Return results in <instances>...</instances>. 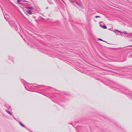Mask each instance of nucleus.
Listing matches in <instances>:
<instances>
[{
    "label": "nucleus",
    "instance_id": "f257e3e1",
    "mask_svg": "<svg viewBox=\"0 0 132 132\" xmlns=\"http://www.w3.org/2000/svg\"><path fill=\"white\" fill-rule=\"evenodd\" d=\"M103 82L104 84L109 86L112 89L125 94L130 99H132V92L126 89L123 87L117 84L116 82L111 80H107L105 82Z\"/></svg>",
    "mask_w": 132,
    "mask_h": 132
},
{
    "label": "nucleus",
    "instance_id": "f03ea898",
    "mask_svg": "<svg viewBox=\"0 0 132 132\" xmlns=\"http://www.w3.org/2000/svg\"><path fill=\"white\" fill-rule=\"evenodd\" d=\"M54 95H59V98L57 100H53L52 101L55 103L58 104L59 105L62 106V105L60 103V102L59 101L62 102H65L69 100V98H71L72 96L69 93L67 94L63 92L61 93L59 91L56 93L54 94Z\"/></svg>",
    "mask_w": 132,
    "mask_h": 132
},
{
    "label": "nucleus",
    "instance_id": "7ed1b4c3",
    "mask_svg": "<svg viewBox=\"0 0 132 132\" xmlns=\"http://www.w3.org/2000/svg\"><path fill=\"white\" fill-rule=\"evenodd\" d=\"M103 128L102 126H95L94 127V130L95 132H102L104 131Z\"/></svg>",
    "mask_w": 132,
    "mask_h": 132
},
{
    "label": "nucleus",
    "instance_id": "20e7f679",
    "mask_svg": "<svg viewBox=\"0 0 132 132\" xmlns=\"http://www.w3.org/2000/svg\"><path fill=\"white\" fill-rule=\"evenodd\" d=\"M116 35H121V34H122V32L119 31L117 29H115L113 31Z\"/></svg>",
    "mask_w": 132,
    "mask_h": 132
},
{
    "label": "nucleus",
    "instance_id": "39448f33",
    "mask_svg": "<svg viewBox=\"0 0 132 132\" xmlns=\"http://www.w3.org/2000/svg\"><path fill=\"white\" fill-rule=\"evenodd\" d=\"M99 23L100 24V26L101 27L105 29L107 28V27L106 26L104 25V23L102 22H100Z\"/></svg>",
    "mask_w": 132,
    "mask_h": 132
},
{
    "label": "nucleus",
    "instance_id": "423d86ee",
    "mask_svg": "<svg viewBox=\"0 0 132 132\" xmlns=\"http://www.w3.org/2000/svg\"><path fill=\"white\" fill-rule=\"evenodd\" d=\"M25 10H24V11L26 13H27L31 15L33 14L32 12L30 10H27L25 9Z\"/></svg>",
    "mask_w": 132,
    "mask_h": 132
},
{
    "label": "nucleus",
    "instance_id": "0eeeda50",
    "mask_svg": "<svg viewBox=\"0 0 132 132\" xmlns=\"http://www.w3.org/2000/svg\"><path fill=\"white\" fill-rule=\"evenodd\" d=\"M4 17L5 18L6 20H7V19L8 20L9 19V15L8 14H5V15H4Z\"/></svg>",
    "mask_w": 132,
    "mask_h": 132
},
{
    "label": "nucleus",
    "instance_id": "6e6552de",
    "mask_svg": "<svg viewBox=\"0 0 132 132\" xmlns=\"http://www.w3.org/2000/svg\"><path fill=\"white\" fill-rule=\"evenodd\" d=\"M25 8L27 9H29L31 10H34V7L26 6Z\"/></svg>",
    "mask_w": 132,
    "mask_h": 132
},
{
    "label": "nucleus",
    "instance_id": "1a4fd4ad",
    "mask_svg": "<svg viewBox=\"0 0 132 132\" xmlns=\"http://www.w3.org/2000/svg\"><path fill=\"white\" fill-rule=\"evenodd\" d=\"M21 1V2H27V3H29L28 1H25L24 0H18L17 1V2L18 4H20Z\"/></svg>",
    "mask_w": 132,
    "mask_h": 132
},
{
    "label": "nucleus",
    "instance_id": "9d476101",
    "mask_svg": "<svg viewBox=\"0 0 132 132\" xmlns=\"http://www.w3.org/2000/svg\"><path fill=\"white\" fill-rule=\"evenodd\" d=\"M9 59L11 61H12L13 63H14V60L13 59V58L10 56H8Z\"/></svg>",
    "mask_w": 132,
    "mask_h": 132
},
{
    "label": "nucleus",
    "instance_id": "9b49d317",
    "mask_svg": "<svg viewBox=\"0 0 132 132\" xmlns=\"http://www.w3.org/2000/svg\"><path fill=\"white\" fill-rule=\"evenodd\" d=\"M75 2L76 3L77 5H78L79 6L81 7H83V6L82 4L81 3H79L78 2Z\"/></svg>",
    "mask_w": 132,
    "mask_h": 132
},
{
    "label": "nucleus",
    "instance_id": "f8f14e48",
    "mask_svg": "<svg viewBox=\"0 0 132 132\" xmlns=\"http://www.w3.org/2000/svg\"><path fill=\"white\" fill-rule=\"evenodd\" d=\"M40 86H42V87H46V86H45L44 85H38L37 86H35L34 87H36V88H38L40 87Z\"/></svg>",
    "mask_w": 132,
    "mask_h": 132
},
{
    "label": "nucleus",
    "instance_id": "ddd939ff",
    "mask_svg": "<svg viewBox=\"0 0 132 132\" xmlns=\"http://www.w3.org/2000/svg\"><path fill=\"white\" fill-rule=\"evenodd\" d=\"M19 123L21 126H22V127H23L27 129V130H29L28 129H27V128H26V127L21 122H19Z\"/></svg>",
    "mask_w": 132,
    "mask_h": 132
},
{
    "label": "nucleus",
    "instance_id": "4468645a",
    "mask_svg": "<svg viewBox=\"0 0 132 132\" xmlns=\"http://www.w3.org/2000/svg\"><path fill=\"white\" fill-rule=\"evenodd\" d=\"M21 82L23 83L24 84V83H27V84H29V83H28L25 80H23L22 79H21Z\"/></svg>",
    "mask_w": 132,
    "mask_h": 132
},
{
    "label": "nucleus",
    "instance_id": "2eb2a0df",
    "mask_svg": "<svg viewBox=\"0 0 132 132\" xmlns=\"http://www.w3.org/2000/svg\"><path fill=\"white\" fill-rule=\"evenodd\" d=\"M6 112L9 114L10 115H12V113H11L10 112L8 111V110H6Z\"/></svg>",
    "mask_w": 132,
    "mask_h": 132
},
{
    "label": "nucleus",
    "instance_id": "dca6fc26",
    "mask_svg": "<svg viewBox=\"0 0 132 132\" xmlns=\"http://www.w3.org/2000/svg\"><path fill=\"white\" fill-rule=\"evenodd\" d=\"M4 106L5 107L7 108L8 107L9 105L7 103H5Z\"/></svg>",
    "mask_w": 132,
    "mask_h": 132
},
{
    "label": "nucleus",
    "instance_id": "f3484780",
    "mask_svg": "<svg viewBox=\"0 0 132 132\" xmlns=\"http://www.w3.org/2000/svg\"><path fill=\"white\" fill-rule=\"evenodd\" d=\"M11 21H11V22H12V23L14 24L13 25H14H14H15V22L14 21H13L12 20H11Z\"/></svg>",
    "mask_w": 132,
    "mask_h": 132
},
{
    "label": "nucleus",
    "instance_id": "a211bd4d",
    "mask_svg": "<svg viewBox=\"0 0 132 132\" xmlns=\"http://www.w3.org/2000/svg\"><path fill=\"white\" fill-rule=\"evenodd\" d=\"M7 108L8 110H11V107L9 105L8 106V107Z\"/></svg>",
    "mask_w": 132,
    "mask_h": 132
},
{
    "label": "nucleus",
    "instance_id": "6ab92c4d",
    "mask_svg": "<svg viewBox=\"0 0 132 132\" xmlns=\"http://www.w3.org/2000/svg\"><path fill=\"white\" fill-rule=\"evenodd\" d=\"M132 35V34H128L127 35V37H129V36H131Z\"/></svg>",
    "mask_w": 132,
    "mask_h": 132
},
{
    "label": "nucleus",
    "instance_id": "aec40b11",
    "mask_svg": "<svg viewBox=\"0 0 132 132\" xmlns=\"http://www.w3.org/2000/svg\"><path fill=\"white\" fill-rule=\"evenodd\" d=\"M123 33H124V34H126V35L127 34H128L127 32H126L125 31H124L123 32Z\"/></svg>",
    "mask_w": 132,
    "mask_h": 132
},
{
    "label": "nucleus",
    "instance_id": "412c9836",
    "mask_svg": "<svg viewBox=\"0 0 132 132\" xmlns=\"http://www.w3.org/2000/svg\"><path fill=\"white\" fill-rule=\"evenodd\" d=\"M24 87H25V89H26L27 90H28V89H27V87H26V86H25V84H24Z\"/></svg>",
    "mask_w": 132,
    "mask_h": 132
},
{
    "label": "nucleus",
    "instance_id": "4be33fe9",
    "mask_svg": "<svg viewBox=\"0 0 132 132\" xmlns=\"http://www.w3.org/2000/svg\"><path fill=\"white\" fill-rule=\"evenodd\" d=\"M70 1L71 2H72V3H75V1H71V0H70Z\"/></svg>",
    "mask_w": 132,
    "mask_h": 132
},
{
    "label": "nucleus",
    "instance_id": "5701e85b",
    "mask_svg": "<svg viewBox=\"0 0 132 132\" xmlns=\"http://www.w3.org/2000/svg\"><path fill=\"white\" fill-rule=\"evenodd\" d=\"M95 17L96 18H98L100 17V16H96Z\"/></svg>",
    "mask_w": 132,
    "mask_h": 132
},
{
    "label": "nucleus",
    "instance_id": "b1692460",
    "mask_svg": "<svg viewBox=\"0 0 132 132\" xmlns=\"http://www.w3.org/2000/svg\"><path fill=\"white\" fill-rule=\"evenodd\" d=\"M32 18H33L35 19L36 18V17L34 15H32Z\"/></svg>",
    "mask_w": 132,
    "mask_h": 132
},
{
    "label": "nucleus",
    "instance_id": "393cba45",
    "mask_svg": "<svg viewBox=\"0 0 132 132\" xmlns=\"http://www.w3.org/2000/svg\"><path fill=\"white\" fill-rule=\"evenodd\" d=\"M98 39L99 40H100L101 41H103V40H102V39H101V38H99V39Z\"/></svg>",
    "mask_w": 132,
    "mask_h": 132
},
{
    "label": "nucleus",
    "instance_id": "a878e982",
    "mask_svg": "<svg viewBox=\"0 0 132 132\" xmlns=\"http://www.w3.org/2000/svg\"><path fill=\"white\" fill-rule=\"evenodd\" d=\"M130 56L132 58V53L130 54Z\"/></svg>",
    "mask_w": 132,
    "mask_h": 132
},
{
    "label": "nucleus",
    "instance_id": "bb28decb",
    "mask_svg": "<svg viewBox=\"0 0 132 132\" xmlns=\"http://www.w3.org/2000/svg\"><path fill=\"white\" fill-rule=\"evenodd\" d=\"M120 35V36H121L122 37H123V33H122V34H121V35Z\"/></svg>",
    "mask_w": 132,
    "mask_h": 132
},
{
    "label": "nucleus",
    "instance_id": "cd10ccee",
    "mask_svg": "<svg viewBox=\"0 0 132 132\" xmlns=\"http://www.w3.org/2000/svg\"><path fill=\"white\" fill-rule=\"evenodd\" d=\"M131 45H130V46H127V47H132Z\"/></svg>",
    "mask_w": 132,
    "mask_h": 132
},
{
    "label": "nucleus",
    "instance_id": "c85d7f7f",
    "mask_svg": "<svg viewBox=\"0 0 132 132\" xmlns=\"http://www.w3.org/2000/svg\"><path fill=\"white\" fill-rule=\"evenodd\" d=\"M116 71H117L118 72H119L120 71V70L118 69V70H117Z\"/></svg>",
    "mask_w": 132,
    "mask_h": 132
},
{
    "label": "nucleus",
    "instance_id": "c756f323",
    "mask_svg": "<svg viewBox=\"0 0 132 132\" xmlns=\"http://www.w3.org/2000/svg\"><path fill=\"white\" fill-rule=\"evenodd\" d=\"M96 79H97V80H98V79H100V78H96Z\"/></svg>",
    "mask_w": 132,
    "mask_h": 132
},
{
    "label": "nucleus",
    "instance_id": "7c9ffc66",
    "mask_svg": "<svg viewBox=\"0 0 132 132\" xmlns=\"http://www.w3.org/2000/svg\"><path fill=\"white\" fill-rule=\"evenodd\" d=\"M34 84H31V85H34ZM36 85H37V84H36Z\"/></svg>",
    "mask_w": 132,
    "mask_h": 132
},
{
    "label": "nucleus",
    "instance_id": "2f4dec72",
    "mask_svg": "<svg viewBox=\"0 0 132 132\" xmlns=\"http://www.w3.org/2000/svg\"><path fill=\"white\" fill-rule=\"evenodd\" d=\"M46 88H44L43 89V90H45V89Z\"/></svg>",
    "mask_w": 132,
    "mask_h": 132
},
{
    "label": "nucleus",
    "instance_id": "473e14b6",
    "mask_svg": "<svg viewBox=\"0 0 132 132\" xmlns=\"http://www.w3.org/2000/svg\"><path fill=\"white\" fill-rule=\"evenodd\" d=\"M111 28L110 29H109V30H111L112 31H113V30H112L111 29Z\"/></svg>",
    "mask_w": 132,
    "mask_h": 132
},
{
    "label": "nucleus",
    "instance_id": "72a5a7b5",
    "mask_svg": "<svg viewBox=\"0 0 132 132\" xmlns=\"http://www.w3.org/2000/svg\"><path fill=\"white\" fill-rule=\"evenodd\" d=\"M103 75H106V74L105 73H103Z\"/></svg>",
    "mask_w": 132,
    "mask_h": 132
},
{
    "label": "nucleus",
    "instance_id": "f704fd0d",
    "mask_svg": "<svg viewBox=\"0 0 132 132\" xmlns=\"http://www.w3.org/2000/svg\"><path fill=\"white\" fill-rule=\"evenodd\" d=\"M58 59H60L61 60H62V59H61V58H59H59H58Z\"/></svg>",
    "mask_w": 132,
    "mask_h": 132
},
{
    "label": "nucleus",
    "instance_id": "c9c22d12",
    "mask_svg": "<svg viewBox=\"0 0 132 132\" xmlns=\"http://www.w3.org/2000/svg\"><path fill=\"white\" fill-rule=\"evenodd\" d=\"M24 18L26 19H27V18H26L25 17H24Z\"/></svg>",
    "mask_w": 132,
    "mask_h": 132
},
{
    "label": "nucleus",
    "instance_id": "e433bc0d",
    "mask_svg": "<svg viewBox=\"0 0 132 132\" xmlns=\"http://www.w3.org/2000/svg\"><path fill=\"white\" fill-rule=\"evenodd\" d=\"M100 81H101V82H103V81H102V80H100Z\"/></svg>",
    "mask_w": 132,
    "mask_h": 132
},
{
    "label": "nucleus",
    "instance_id": "4c0bfd02",
    "mask_svg": "<svg viewBox=\"0 0 132 132\" xmlns=\"http://www.w3.org/2000/svg\"><path fill=\"white\" fill-rule=\"evenodd\" d=\"M104 42H105V43H107L106 41H105Z\"/></svg>",
    "mask_w": 132,
    "mask_h": 132
},
{
    "label": "nucleus",
    "instance_id": "58836bf2",
    "mask_svg": "<svg viewBox=\"0 0 132 132\" xmlns=\"http://www.w3.org/2000/svg\"><path fill=\"white\" fill-rule=\"evenodd\" d=\"M104 42H105V43H107L106 41H105Z\"/></svg>",
    "mask_w": 132,
    "mask_h": 132
},
{
    "label": "nucleus",
    "instance_id": "ea45409f",
    "mask_svg": "<svg viewBox=\"0 0 132 132\" xmlns=\"http://www.w3.org/2000/svg\"><path fill=\"white\" fill-rule=\"evenodd\" d=\"M48 8V7H47L46 8V9H47Z\"/></svg>",
    "mask_w": 132,
    "mask_h": 132
},
{
    "label": "nucleus",
    "instance_id": "a19ab883",
    "mask_svg": "<svg viewBox=\"0 0 132 132\" xmlns=\"http://www.w3.org/2000/svg\"><path fill=\"white\" fill-rule=\"evenodd\" d=\"M49 87V88H52V87Z\"/></svg>",
    "mask_w": 132,
    "mask_h": 132
},
{
    "label": "nucleus",
    "instance_id": "79ce46f5",
    "mask_svg": "<svg viewBox=\"0 0 132 132\" xmlns=\"http://www.w3.org/2000/svg\"><path fill=\"white\" fill-rule=\"evenodd\" d=\"M9 24H11V22H9Z\"/></svg>",
    "mask_w": 132,
    "mask_h": 132
},
{
    "label": "nucleus",
    "instance_id": "37998d69",
    "mask_svg": "<svg viewBox=\"0 0 132 132\" xmlns=\"http://www.w3.org/2000/svg\"><path fill=\"white\" fill-rule=\"evenodd\" d=\"M35 20V21H36V22H37V20Z\"/></svg>",
    "mask_w": 132,
    "mask_h": 132
},
{
    "label": "nucleus",
    "instance_id": "c03bdc74",
    "mask_svg": "<svg viewBox=\"0 0 132 132\" xmlns=\"http://www.w3.org/2000/svg\"><path fill=\"white\" fill-rule=\"evenodd\" d=\"M125 60H124V61H123L122 62L124 61H125Z\"/></svg>",
    "mask_w": 132,
    "mask_h": 132
},
{
    "label": "nucleus",
    "instance_id": "a18cd8bd",
    "mask_svg": "<svg viewBox=\"0 0 132 132\" xmlns=\"http://www.w3.org/2000/svg\"><path fill=\"white\" fill-rule=\"evenodd\" d=\"M36 92L37 93H39V92Z\"/></svg>",
    "mask_w": 132,
    "mask_h": 132
},
{
    "label": "nucleus",
    "instance_id": "49530a36",
    "mask_svg": "<svg viewBox=\"0 0 132 132\" xmlns=\"http://www.w3.org/2000/svg\"><path fill=\"white\" fill-rule=\"evenodd\" d=\"M103 42H105V41H104V40H103Z\"/></svg>",
    "mask_w": 132,
    "mask_h": 132
},
{
    "label": "nucleus",
    "instance_id": "de8ad7c7",
    "mask_svg": "<svg viewBox=\"0 0 132 132\" xmlns=\"http://www.w3.org/2000/svg\"><path fill=\"white\" fill-rule=\"evenodd\" d=\"M30 0L31 1H32V0Z\"/></svg>",
    "mask_w": 132,
    "mask_h": 132
}]
</instances>
